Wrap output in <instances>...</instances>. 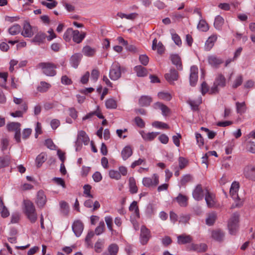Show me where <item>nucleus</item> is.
Listing matches in <instances>:
<instances>
[{
    "label": "nucleus",
    "instance_id": "11",
    "mask_svg": "<svg viewBox=\"0 0 255 255\" xmlns=\"http://www.w3.org/2000/svg\"><path fill=\"white\" fill-rule=\"evenodd\" d=\"M192 195L196 200H200L204 197V192L201 184L197 185L193 191Z\"/></svg>",
    "mask_w": 255,
    "mask_h": 255
},
{
    "label": "nucleus",
    "instance_id": "10",
    "mask_svg": "<svg viewBox=\"0 0 255 255\" xmlns=\"http://www.w3.org/2000/svg\"><path fill=\"white\" fill-rule=\"evenodd\" d=\"M207 245L204 243L199 244H192L189 248L190 251H193L198 253H204L207 251Z\"/></svg>",
    "mask_w": 255,
    "mask_h": 255
},
{
    "label": "nucleus",
    "instance_id": "31",
    "mask_svg": "<svg viewBox=\"0 0 255 255\" xmlns=\"http://www.w3.org/2000/svg\"><path fill=\"white\" fill-rule=\"evenodd\" d=\"M208 62L213 66H217L223 62V60L214 55L208 57Z\"/></svg>",
    "mask_w": 255,
    "mask_h": 255
},
{
    "label": "nucleus",
    "instance_id": "40",
    "mask_svg": "<svg viewBox=\"0 0 255 255\" xmlns=\"http://www.w3.org/2000/svg\"><path fill=\"white\" fill-rule=\"evenodd\" d=\"M117 15L121 18H125L128 19L133 20L136 17L137 14L135 13H132L129 14H126L122 12H119L118 13Z\"/></svg>",
    "mask_w": 255,
    "mask_h": 255
},
{
    "label": "nucleus",
    "instance_id": "29",
    "mask_svg": "<svg viewBox=\"0 0 255 255\" xmlns=\"http://www.w3.org/2000/svg\"><path fill=\"white\" fill-rule=\"evenodd\" d=\"M22 35L24 37H30L33 35L31 26L29 23H26L24 25L23 30L22 32Z\"/></svg>",
    "mask_w": 255,
    "mask_h": 255
},
{
    "label": "nucleus",
    "instance_id": "63",
    "mask_svg": "<svg viewBox=\"0 0 255 255\" xmlns=\"http://www.w3.org/2000/svg\"><path fill=\"white\" fill-rule=\"evenodd\" d=\"M190 219L189 215H181L179 217V222L181 223L186 224L188 222Z\"/></svg>",
    "mask_w": 255,
    "mask_h": 255
},
{
    "label": "nucleus",
    "instance_id": "58",
    "mask_svg": "<svg viewBox=\"0 0 255 255\" xmlns=\"http://www.w3.org/2000/svg\"><path fill=\"white\" fill-rule=\"evenodd\" d=\"M243 82V77L242 76H239L235 79L232 87L234 89L237 88L238 86H240Z\"/></svg>",
    "mask_w": 255,
    "mask_h": 255
},
{
    "label": "nucleus",
    "instance_id": "53",
    "mask_svg": "<svg viewBox=\"0 0 255 255\" xmlns=\"http://www.w3.org/2000/svg\"><path fill=\"white\" fill-rule=\"evenodd\" d=\"M185 16L183 14H180L177 12H174L172 14V18L175 22L180 21Z\"/></svg>",
    "mask_w": 255,
    "mask_h": 255
},
{
    "label": "nucleus",
    "instance_id": "42",
    "mask_svg": "<svg viewBox=\"0 0 255 255\" xmlns=\"http://www.w3.org/2000/svg\"><path fill=\"white\" fill-rule=\"evenodd\" d=\"M109 175L111 178L117 180L120 179L121 178L120 173L118 171L115 170H110L109 172Z\"/></svg>",
    "mask_w": 255,
    "mask_h": 255
},
{
    "label": "nucleus",
    "instance_id": "16",
    "mask_svg": "<svg viewBox=\"0 0 255 255\" xmlns=\"http://www.w3.org/2000/svg\"><path fill=\"white\" fill-rule=\"evenodd\" d=\"M149 231L144 226H142L141 228V242L144 245L147 243L150 238Z\"/></svg>",
    "mask_w": 255,
    "mask_h": 255
},
{
    "label": "nucleus",
    "instance_id": "32",
    "mask_svg": "<svg viewBox=\"0 0 255 255\" xmlns=\"http://www.w3.org/2000/svg\"><path fill=\"white\" fill-rule=\"evenodd\" d=\"M175 200L181 206L185 207L187 205V197L181 194H179L178 196L175 198Z\"/></svg>",
    "mask_w": 255,
    "mask_h": 255
},
{
    "label": "nucleus",
    "instance_id": "1",
    "mask_svg": "<svg viewBox=\"0 0 255 255\" xmlns=\"http://www.w3.org/2000/svg\"><path fill=\"white\" fill-rule=\"evenodd\" d=\"M23 204L24 211L27 218L31 222H35L37 219V214L33 203L29 200H25Z\"/></svg>",
    "mask_w": 255,
    "mask_h": 255
},
{
    "label": "nucleus",
    "instance_id": "18",
    "mask_svg": "<svg viewBox=\"0 0 255 255\" xmlns=\"http://www.w3.org/2000/svg\"><path fill=\"white\" fill-rule=\"evenodd\" d=\"M205 200L208 207L212 208L215 206L216 202L215 196L208 191L205 195Z\"/></svg>",
    "mask_w": 255,
    "mask_h": 255
},
{
    "label": "nucleus",
    "instance_id": "2",
    "mask_svg": "<svg viewBox=\"0 0 255 255\" xmlns=\"http://www.w3.org/2000/svg\"><path fill=\"white\" fill-rule=\"evenodd\" d=\"M20 126V124L18 122H10L6 125V129L8 131L15 132L14 138L17 143L21 142Z\"/></svg>",
    "mask_w": 255,
    "mask_h": 255
},
{
    "label": "nucleus",
    "instance_id": "43",
    "mask_svg": "<svg viewBox=\"0 0 255 255\" xmlns=\"http://www.w3.org/2000/svg\"><path fill=\"white\" fill-rule=\"evenodd\" d=\"M73 30L71 28H68L63 35V39L66 41H69L71 40L72 36H73Z\"/></svg>",
    "mask_w": 255,
    "mask_h": 255
},
{
    "label": "nucleus",
    "instance_id": "5",
    "mask_svg": "<svg viewBox=\"0 0 255 255\" xmlns=\"http://www.w3.org/2000/svg\"><path fill=\"white\" fill-rule=\"evenodd\" d=\"M121 76V66L118 63H113L109 72V77L112 80H117Z\"/></svg>",
    "mask_w": 255,
    "mask_h": 255
},
{
    "label": "nucleus",
    "instance_id": "54",
    "mask_svg": "<svg viewBox=\"0 0 255 255\" xmlns=\"http://www.w3.org/2000/svg\"><path fill=\"white\" fill-rule=\"evenodd\" d=\"M188 103L193 111H197L198 110V106L201 103V99H199L197 102L194 101L190 100Z\"/></svg>",
    "mask_w": 255,
    "mask_h": 255
},
{
    "label": "nucleus",
    "instance_id": "38",
    "mask_svg": "<svg viewBox=\"0 0 255 255\" xmlns=\"http://www.w3.org/2000/svg\"><path fill=\"white\" fill-rule=\"evenodd\" d=\"M197 28L202 31H207L209 29V26L205 20L201 19L197 25Z\"/></svg>",
    "mask_w": 255,
    "mask_h": 255
},
{
    "label": "nucleus",
    "instance_id": "35",
    "mask_svg": "<svg viewBox=\"0 0 255 255\" xmlns=\"http://www.w3.org/2000/svg\"><path fill=\"white\" fill-rule=\"evenodd\" d=\"M129 186L130 192L132 194L136 193L137 191V187L136 185L135 180L133 177H130L129 179Z\"/></svg>",
    "mask_w": 255,
    "mask_h": 255
},
{
    "label": "nucleus",
    "instance_id": "46",
    "mask_svg": "<svg viewBox=\"0 0 255 255\" xmlns=\"http://www.w3.org/2000/svg\"><path fill=\"white\" fill-rule=\"evenodd\" d=\"M52 181L57 185L61 186L63 188H66L65 182L62 178L54 177L52 179Z\"/></svg>",
    "mask_w": 255,
    "mask_h": 255
},
{
    "label": "nucleus",
    "instance_id": "44",
    "mask_svg": "<svg viewBox=\"0 0 255 255\" xmlns=\"http://www.w3.org/2000/svg\"><path fill=\"white\" fill-rule=\"evenodd\" d=\"M216 218L217 216L215 213H212L209 214L206 220V224L209 226L212 225L214 223Z\"/></svg>",
    "mask_w": 255,
    "mask_h": 255
},
{
    "label": "nucleus",
    "instance_id": "3",
    "mask_svg": "<svg viewBox=\"0 0 255 255\" xmlns=\"http://www.w3.org/2000/svg\"><path fill=\"white\" fill-rule=\"evenodd\" d=\"M226 85V79L221 74H219L217 76L213 86L210 89V94H214L219 92L218 87H224Z\"/></svg>",
    "mask_w": 255,
    "mask_h": 255
},
{
    "label": "nucleus",
    "instance_id": "6",
    "mask_svg": "<svg viewBox=\"0 0 255 255\" xmlns=\"http://www.w3.org/2000/svg\"><path fill=\"white\" fill-rule=\"evenodd\" d=\"M243 174L246 178L255 180V165L252 164L246 165L244 168Z\"/></svg>",
    "mask_w": 255,
    "mask_h": 255
},
{
    "label": "nucleus",
    "instance_id": "4",
    "mask_svg": "<svg viewBox=\"0 0 255 255\" xmlns=\"http://www.w3.org/2000/svg\"><path fill=\"white\" fill-rule=\"evenodd\" d=\"M239 222V215L234 213L229 220L228 227L231 234L234 235L236 233Z\"/></svg>",
    "mask_w": 255,
    "mask_h": 255
},
{
    "label": "nucleus",
    "instance_id": "27",
    "mask_svg": "<svg viewBox=\"0 0 255 255\" xmlns=\"http://www.w3.org/2000/svg\"><path fill=\"white\" fill-rule=\"evenodd\" d=\"M217 39V36L216 35H213L208 38L205 43L206 49L207 50H210L212 48Z\"/></svg>",
    "mask_w": 255,
    "mask_h": 255
},
{
    "label": "nucleus",
    "instance_id": "24",
    "mask_svg": "<svg viewBox=\"0 0 255 255\" xmlns=\"http://www.w3.org/2000/svg\"><path fill=\"white\" fill-rule=\"evenodd\" d=\"M47 160V154L46 152H42L39 154L36 158L35 162L36 166L40 167L41 166L42 163H43Z\"/></svg>",
    "mask_w": 255,
    "mask_h": 255
},
{
    "label": "nucleus",
    "instance_id": "9",
    "mask_svg": "<svg viewBox=\"0 0 255 255\" xmlns=\"http://www.w3.org/2000/svg\"><path fill=\"white\" fill-rule=\"evenodd\" d=\"M190 84L192 86H194L198 81V68L195 66H193L190 69Z\"/></svg>",
    "mask_w": 255,
    "mask_h": 255
},
{
    "label": "nucleus",
    "instance_id": "20",
    "mask_svg": "<svg viewBox=\"0 0 255 255\" xmlns=\"http://www.w3.org/2000/svg\"><path fill=\"white\" fill-rule=\"evenodd\" d=\"M192 238L190 235L182 234L177 237V243L179 244L190 243L192 241Z\"/></svg>",
    "mask_w": 255,
    "mask_h": 255
},
{
    "label": "nucleus",
    "instance_id": "21",
    "mask_svg": "<svg viewBox=\"0 0 255 255\" xmlns=\"http://www.w3.org/2000/svg\"><path fill=\"white\" fill-rule=\"evenodd\" d=\"M154 107L156 109L160 110L162 115L164 116H166L170 112L169 109L166 106L160 102L154 104Z\"/></svg>",
    "mask_w": 255,
    "mask_h": 255
},
{
    "label": "nucleus",
    "instance_id": "15",
    "mask_svg": "<svg viewBox=\"0 0 255 255\" xmlns=\"http://www.w3.org/2000/svg\"><path fill=\"white\" fill-rule=\"evenodd\" d=\"M82 58V55L81 53H77L73 54L70 60L71 66L74 68H77Z\"/></svg>",
    "mask_w": 255,
    "mask_h": 255
},
{
    "label": "nucleus",
    "instance_id": "28",
    "mask_svg": "<svg viewBox=\"0 0 255 255\" xmlns=\"http://www.w3.org/2000/svg\"><path fill=\"white\" fill-rule=\"evenodd\" d=\"M132 154V150L129 146H126L122 151L121 154L124 160H126Z\"/></svg>",
    "mask_w": 255,
    "mask_h": 255
},
{
    "label": "nucleus",
    "instance_id": "13",
    "mask_svg": "<svg viewBox=\"0 0 255 255\" xmlns=\"http://www.w3.org/2000/svg\"><path fill=\"white\" fill-rule=\"evenodd\" d=\"M211 237L216 241L221 242L224 239L225 234L221 230L216 229L212 231Z\"/></svg>",
    "mask_w": 255,
    "mask_h": 255
},
{
    "label": "nucleus",
    "instance_id": "61",
    "mask_svg": "<svg viewBox=\"0 0 255 255\" xmlns=\"http://www.w3.org/2000/svg\"><path fill=\"white\" fill-rule=\"evenodd\" d=\"M50 48L53 51L57 52L60 50L61 48L60 43L59 42H54L51 44Z\"/></svg>",
    "mask_w": 255,
    "mask_h": 255
},
{
    "label": "nucleus",
    "instance_id": "59",
    "mask_svg": "<svg viewBox=\"0 0 255 255\" xmlns=\"http://www.w3.org/2000/svg\"><path fill=\"white\" fill-rule=\"evenodd\" d=\"M179 161V166L181 169L184 168L187 164L188 161L186 159L183 157H180L178 159Z\"/></svg>",
    "mask_w": 255,
    "mask_h": 255
},
{
    "label": "nucleus",
    "instance_id": "60",
    "mask_svg": "<svg viewBox=\"0 0 255 255\" xmlns=\"http://www.w3.org/2000/svg\"><path fill=\"white\" fill-rule=\"evenodd\" d=\"M129 209L131 211H134V212L138 215H139V210L137 206V202L133 201L130 204Z\"/></svg>",
    "mask_w": 255,
    "mask_h": 255
},
{
    "label": "nucleus",
    "instance_id": "36",
    "mask_svg": "<svg viewBox=\"0 0 255 255\" xmlns=\"http://www.w3.org/2000/svg\"><path fill=\"white\" fill-rule=\"evenodd\" d=\"M46 37V35L45 33L40 32L35 36L33 40L35 42H38V43H41L43 42L45 40Z\"/></svg>",
    "mask_w": 255,
    "mask_h": 255
},
{
    "label": "nucleus",
    "instance_id": "62",
    "mask_svg": "<svg viewBox=\"0 0 255 255\" xmlns=\"http://www.w3.org/2000/svg\"><path fill=\"white\" fill-rule=\"evenodd\" d=\"M48 89V84L46 82H41L40 85L37 87V90L40 92H45Z\"/></svg>",
    "mask_w": 255,
    "mask_h": 255
},
{
    "label": "nucleus",
    "instance_id": "52",
    "mask_svg": "<svg viewBox=\"0 0 255 255\" xmlns=\"http://www.w3.org/2000/svg\"><path fill=\"white\" fill-rule=\"evenodd\" d=\"M104 244V241L102 240H99L95 245V250L97 253H100L102 251Z\"/></svg>",
    "mask_w": 255,
    "mask_h": 255
},
{
    "label": "nucleus",
    "instance_id": "50",
    "mask_svg": "<svg viewBox=\"0 0 255 255\" xmlns=\"http://www.w3.org/2000/svg\"><path fill=\"white\" fill-rule=\"evenodd\" d=\"M9 162V159L8 157H0V168L8 166Z\"/></svg>",
    "mask_w": 255,
    "mask_h": 255
},
{
    "label": "nucleus",
    "instance_id": "25",
    "mask_svg": "<svg viewBox=\"0 0 255 255\" xmlns=\"http://www.w3.org/2000/svg\"><path fill=\"white\" fill-rule=\"evenodd\" d=\"M119 251V247L116 244L110 245L108 249V253H105L104 255H117Z\"/></svg>",
    "mask_w": 255,
    "mask_h": 255
},
{
    "label": "nucleus",
    "instance_id": "64",
    "mask_svg": "<svg viewBox=\"0 0 255 255\" xmlns=\"http://www.w3.org/2000/svg\"><path fill=\"white\" fill-rule=\"evenodd\" d=\"M248 149L251 152L255 153V141L251 140L248 142Z\"/></svg>",
    "mask_w": 255,
    "mask_h": 255
},
{
    "label": "nucleus",
    "instance_id": "30",
    "mask_svg": "<svg viewBox=\"0 0 255 255\" xmlns=\"http://www.w3.org/2000/svg\"><path fill=\"white\" fill-rule=\"evenodd\" d=\"M0 213L3 218H6L9 215V211L4 205L1 198H0Z\"/></svg>",
    "mask_w": 255,
    "mask_h": 255
},
{
    "label": "nucleus",
    "instance_id": "14",
    "mask_svg": "<svg viewBox=\"0 0 255 255\" xmlns=\"http://www.w3.org/2000/svg\"><path fill=\"white\" fill-rule=\"evenodd\" d=\"M89 141V138L86 134V132L83 130L79 132L77 141L76 142L77 145H79L81 143H84V144L87 145Z\"/></svg>",
    "mask_w": 255,
    "mask_h": 255
},
{
    "label": "nucleus",
    "instance_id": "33",
    "mask_svg": "<svg viewBox=\"0 0 255 255\" xmlns=\"http://www.w3.org/2000/svg\"><path fill=\"white\" fill-rule=\"evenodd\" d=\"M152 101L151 97L148 96H142L139 100V104L141 106H148Z\"/></svg>",
    "mask_w": 255,
    "mask_h": 255
},
{
    "label": "nucleus",
    "instance_id": "12",
    "mask_svg": "<svg viewBox=\"0 0 255 255\" xmlns=\"http://www.w3.org/2000/svg\"><path fill=\"white\" fill-rule=\"evenodd\" d=\"M47 198L46 195L44 194L43 191H39L37 194V198L36 203L38 207H42L46 204Z\"/></svg>",
    "mask_w": 255,
    "mask_h": 255
},
{
    "label": "nucleus",
    "instance_id": "57",
    "mask_svg": "<svg viewBox=\"0 0 255 255\" xmlns=\"http://www.w3.org/2000/svg\"><path fill=\"white\" fill-rule=\"evenodd\" d=\"M139 60L140 63L144 66H146L148 64L149 62V58L148 56L146 55H141L139 57Z\"/></svg>",
    "mask_w": 255,
    "mask_h": 255
},
{
    "label": "nucleus",
    "instance_id": "19",
    "mask_svg": "<svg viewBox=\"0 0 255 255\" xmlns=\"http://www.w3.org/2000/svg\"><path fill=\"white\" fill-rule=\"evenodd\" d=\"M239 183L237 182H234L232 184L230 190V194L233 199H235L236 198L237 199L239 198V195L237 194V192L239 190Z\"/></svg>",
    "mask_w": 255,
    "mask_h": 255
},
{
    "label": "nucleus",
    "instance_id": "7",
    "mask_svg": "<svg viewBox=\"0 0 255 255\" xmlns=\"http://www.w3.org/2000/svg\"><path fill=\"white\" fill-rule=\"evenodd\" d=\"M142 183L146 187H155L158 184V176L157 174H154L152 178L144 177L143 178Z\"/></svg>",
    "mask_w": 255,
    "mask_h": 255
},
{
    "label": "nucleus",
    "instance_id": "47",
    "mask_svg": "<svg viewBox=\"0 0 255 255\" xmlns=\"http://www.w3.org/2000/svg\"><path fill=\"white\" fill-rule=\"evenodd\" d=\"M235 200V203L232 204L231 207V209L235 208H240L243 205L244 200L243 199H241L239 197V198L233 199Z\"/></svg>",
    "mask_w": 255,
    "mask_h": 255
},
{
    "label": "nucleus",
    "instance_id": "45",
    "mask_svg": "<svg viewBox=\"0 0 255 255\" xmlns=\"http://www.w3.org/2000/svg\"><path fill=\"white\" fill-rule=\"evenodd\" d=\"M106 106L108 109H116L117 107V102L113 99H109L106 102Z\"/></svg>",
    "mask_w": 255,
    "mask_h": 255
},
{
    "label": "nucleus",
    "instance_id": "34",
    "mask_svg": "<svg viewBox=\"0 0 255 255\" xmlns=\"http://www.w3.org/2000/svg\"><path fill=\"white\" fill-rule=\"evenodd\" d=\"M134 70L138 77H143L147 75V72L146 68L142 66L139 65L135 67Z\"/></svg>",
    "mask_w": 255,
    "mask_h": 255
},
{
    "label": "nucleus",
    "instance_id": "23",
    "mask_svg": "<svg viewBox=\"0 0 255 255\" xmlns=\"http://www.w3.org/2000/svg\"><path fill=\"white\" fill-rule=\"evenodd\" d=\"M142 138L147 141L152 140L158 134V132H148L145 133L144 131L142 130L140 132Z\"/></svg>",
    "mask_w": 255,
    "mask_h": 255
},
{
    "label": "nucleus",
    "instance_id": "17",
    "mask_svg": "<svg viewBox=\"0 0 255 255\" xmlns=\"http://www.w3.org/2000/svg\"><path fill=\"white\" fill-rule=\"evenodd\" d=\"M165 78L170 83L176 81L178 78V73L175 69H171L170 72L165 75Z\"/></svg>",
    "mask_w": 255,
    "mask_h": 255
},
{
    "label": "nucleus",
    "instance_id": "48",
    "mask_svg": "<svg viewBox=\"0 0 255 255\" xmlns=\"http://www.w3.org/2000/svg\"><path fill=\"white\" fill-rule=\"evenodd\" d=\"M192 176L190 174H186L182 176L180 180V184L182 186H184L186 183L191 181Z\"/></svg>",
    "mask_w": 255,
    "mask_h": 255
},
{
    "label": "nucleus",
    "instance_id": "55",
    "mask_svg": "<svg viewBox=\"0 0 255 255\" xmlns=\"http://www.w3.org/2000/svg\"><path fill=\"white\" fill-rule=\"evenodd\" d=\"M158 96L160 99L165 101H170L171 99V95L168 93L160 92L158 94Z\"/></svg>",
    "mask_w": 255,
    "mask_h": 255
},
{
    "label": "nucleus",
    "instance_id": "49",
    "mask_svg": "<svg viewBox=\"0 0 255 255\" xmlns=\"http://www.w3.org/2000/svg\"><path fill=\"white\" fill-rule=\"evenodd\" d=\"M152 126L159 128L162 129H168L169 126L166 123H162L161 122L156 121L152 123Z\"/></svg>",
    "mask_w": 255,
    "mask_h": 255
},
{
    "label": "nucleus",
    "instance_id": "51",
    "mask_svg": "<svg viewBox=\"0 0 255 255\" xmlns=\"http://www.w3.org/2000/svg\"><path fill=\"white\" fill-rule=\"evenodd\" d=\"M105 229V223L103 221L100 222L99 225L96 228L95 233L97 235L102 234Z\"/></svg>",
    "mask_w": 255,
    "mask_h": 255
},
{
    "label": "nucleus",
    "instance_id": "22",
    "mask_svg": "<svg viewBox=\"0 0 255 255\" xmlns=\"http://www.w3.org/2000/svg\"><path fill=\"white\" fill-rule=\"evenodd\" d=\"M82 51L85 56L92 57L95 54L96 49L89 45H86L83 48Z\"/></svg>",
    "mask_w": 255,
    "mask_h": 255
},
{
    "label": "nucleus",
    "instance_id": "37",
    "mask_svg": "<svg viewBox=\"0 0 255 255\" xmlns=\"http://www.w3.org/2000/svg\"><path fill=\"white\" fill-rule=\"evenodd\" d=\"M224 22V19L220 15L216 16L214 21V26L217 29H220Z\"/></svg>",
    "mask_w": 255,
    "mask_h": 255
},
{
    "label": "nucleus",
    "instance_id": "41",
    "mask_svg": "<svg viewBox=\"0 0 255 255\" xmlns=\"http://www.w3.org/2000/svg\"><path fill=\"white\" fill-rule=\"evenodd\" d=\"M20 30L21 27L18 24H14L9 28L8 31L11 35H16L20 32Z\"/></svg>",
    "mask_w": 255,
    "mask_h": 255
},
{
    "label": "nucleus",
    "instance_id": "8",
    "mask_svg": "<svg viewBox=\"0 0 255 255\" xmlns=\"http://www.w3.org/2000/svg\"><path fill=\"white\" fill-rule=\"evenodd\" d=\"M72 230L77 237L81 236L84 229L83 223L79 220L75 221L72 225Z\"/></svg>",
    "mask_w": 255,
    "mask_h": 255
},
{
    "label": "nucleus",
    "instance_id": "56",
    "mask_svg": "<svg viewBox=\"0 0 255 255\" xmlns=\"http://www.w3.org/2000/svg\"><path fill=\"white\" fill-rule=\"evenodd\" d=\"M57 66L52 63H49V76H53L56 75L55 69Z\"/></svg>",
    "mask_w": 255,
    "mask_h": 255
},
{
    "label": "nucleus",
    "instance_id": "39",
    "mask_svg": "<svg viewBox=\"0 0 255 255\" xmlns=\"http://www.w3.org/2000/svg\"><path fill=\"white\" fill-rule=\"evenodd\" d=\"M237 112L240 114H242L246 112V107L245 102L239 103L237 102L236 103Z\"/></svg>",
    "mask_w": 255,
    "mask_h": 255
},
{
    "label": "nucleus",
    "instance_id": "26",
    "mask_svg": "<svg viewBox=\"0 0 255 255\" xmlns=\"http://www.w3.org/2000/svg\"><path fill=\"white\" fill-rule=\"evenodd\" d=\"M171 60L172 63L176 66L177 69L178 70H182V63L181 59L179 56L177 55H173L171 56Z\"/></svg>",
    "mask_w": 255,
    "mask_h": 255
}]
</instances>
